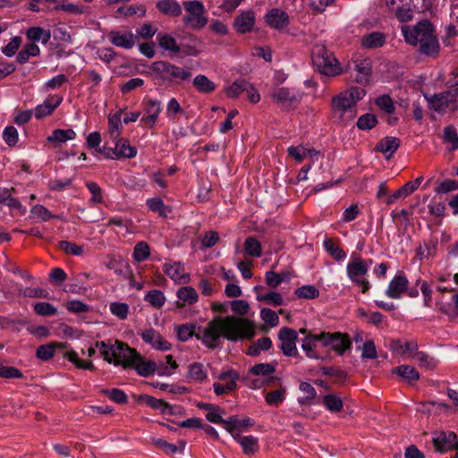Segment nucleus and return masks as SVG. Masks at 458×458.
<instances>
[{
  "mask_svg": "<svg viewBox=\"0 0 458 458\" xmlns=\"http://www.w3.org/2000/svg\"><path fill=\"white\" fill-rule=\"evenodd\" d=\"M112 141L114 144V150L112 151L116 159L136 157L137 149L130 144L127 139L119 137L117 140H112Z\"/></svg>",
  "mask_w": 458,
  "mask_h": 458,
  "instance_id": "24",
  "label": "nucleus"
},
{
  "mask_svg": "<svg viewBox=\"0 0 458 458\" xmlns=\"http://www.w3.org/2000/svg\"><path fill=\"white\" fill-rule=\"evenodd\" d=\"M287 153L290 157H292L296 162L301 163L306 157H308V148H306L302 145L299 146H290L287 148Z\"/></svg>",
  "mask_w": 458,
  "mask_h": 458,
  "instance_id": "64",
  "label": "nucleus"
},
{
  "mask_svg": "<svg viewBox=\"0 0 458 458\" xmlns=\"http://www.w3.org/2000/svg\"><path fill=\"white\" fill-rule=\"evenodd\" d=\"M409 281L403 271L395 274L394 278L390 281L386 295L391 299H400L403 293L408 290Z\"/></svg>",
  "mask_w": 458,
  "mask_h": 458,
  "instance_id": "17",
  "label": "nucleus"
},
{
  "mask_svg": "<svg viewBox=\"0 0 458 458\" xmlns=\"http://www.w3.org/2000/svg\"><path fill=\"white\" fill-rule=\"evenodd\" d=\"M399 147L400 140L398 138L386 137L377 144L376 149L382 152L389 159Z\"/></svg>",
  "mask_w": 458,
  "mask_h": 458,
  "instance_id": "29",
  "label": "nucleus"
},
{
  "mask_svg": "<svg viewBox=\"0 0 458 458\" xmlns=\"http://www.w3.org/2000/svg\"><path fill=\"white\" fill-rule=\"evenodd\" d=\"M149 210L157 213L160 216H167L170 209L165 205L160 198H151L147 200Z\"/></svg>",
  "mask_w": 458,
  "mask_h": 458,
  "instance_id": "48",
  "label": "nucleus"
},
{
  "mask_svg": "<svg viewBox=\"0 0 458 458\" xmlns=\"http://www.w3.org/2000/svg\"><path fill=\"white\" fill-rule=\"evenodd\" d=\"M411 0H386L388 11L401 22H407L412 19V10L410 7Z\"/></svg>",
  "mask_w": 458,
  "mask_h": 458,
  "instance_id": "15",
  "label": "nucleus"
},
{
  "mask_svg": "<svg viewBox=\"0 0 458 458\" xmlns=\"http://www.w3.org/2000/svg\"><path fill=\"white\" fill-rule=\"evenodd\" d=\"M321 336L322 346L329 347L339 355H343L351 348V340L346 334L321 332Z\"/></svg>",
  "mask_w": 458,
  "mask_h": 458,
  "instance_id": "10",
  "label": "nucleus"
},
{
  "mask_svg": "<svg viewBox=\"0 0 458 458\" xmlns=\"http://www.w3.org/2000/svg\"><path fill=\"white\" fill-rule=\"evenodd\" d=\"M149 255L150 249L145 242H140L135 245L132 256L137 262L146 260Z\"/></svg>",
  "mask_w": 458,
  "mask_h": 458,
  "instance_id": "56",
  "label": "nucleus"
},
{
  "mask_svg": "<svg viewBox=\"0 0 458 458\" xmlns=\"http://www.w3.org/2000/svg\"><path fill=\"white\" fill-rule=\"evenodd\" d=\"M261 319L269 327H275L279 324L277 313L271 309L264 308L260 310Z\"/></svg>",
  "mask_w": 458,
  "mask_h": 458,
  "instance_id": "63",
  "label": "nucleus"
},
{
  "mask_svg": "<svg viewBox=\"0 0 458 458\" xmlns=\"http://www.w3.org/2000/svg\"><path fill=\"white\" fill-rule=\"evenodd\" d=\"M361 349V359L363 360H374L377 358V352L375 343L372 339L366 340Z\"/></svg>",
  "mask_w": 458,
  "mask_h": 458,
  "instance_id": "60",
  "label": "nucleus"
},
{
  "mask_svg": "<svg viewBox=\"0 0 458 458\" xmlns=\"http://www.w3.org/2000/svg\"><path fill=\"white\" fill-rule=\"evenodd\" d=\"M36 314L43 317L55 316L57 314V309L49 302H36L33 305Z\"/></svg>",
  "mask_w": 458,
  "mask_h": 458,
  "instance_id": "54",
  "label": "nucleus"
},
{
  "mask_svg": "<svg viewBox=\"0 0 458 458\" xmlns=\"http://www.w3.org/2000/svg\"><path fill=\"white\" fill-rule=\"evenodd\" d=\"M366 95L360 87H352L332 98V111L334 115L341 122L347 123L357 115V103Z\"/></svg>",
  "mask_w": 458,
  "mask_h": 458,
  "instance_id": "3",
  "label": "nucleus"
},
{
  "mask_svg": "<svg viewBox=\"0 0 458 458\" xmlns=\"http://www.w3.org/2000/svg\"><path fill=\"white\" fill-rule=\"evenodd\" d=\"M157 8L165 15L178 17L182 9L176 0H160L156 4Z\"/></svg>",
  "mask_w": 458,
  "mask_h": 458,
  "instance_id": "31",
  "label": "nucleus"
},
{
  "mask_svg": "<svg viewBox=\"0 0 458 458\" xmlns=\"http://www.w3.org/2000/svg\"><path fill=\"white\" fill-rule=\"evenodd\" d=\"M176 297L178 298L177 307H183L184 305H193L199 301V294L192 286H182L176 291Z\"/></svg>",
  "mask_w": 458,
  "mask_h": 458,
  "instance_id": "27",
  "label": "nucleus"
},
{
  "mask_svg": "<svg viewBox=\"0 0 458 458\" xmlns=\"http://www.w3.org/2000/svg\"><path fill=\"white\" fill-rule=\"evenodd\" d=\"M165 274L177 284H187L191 275L185 272L184 265L180 261H170L164 265Z\"/></svg>",
  "mask_w": 458,
  "mask_h": 458,
  "instance_id": "13",
  "label": "nucleus"
},
{
  "mask_svg": "<svg viewBox=\"0 0 458 458\" xmlns=\"http://www.w3.org/2000/svg\"><path fill=\"white\" fill-rule=\"evenodd\" d=\"M312 62L318 70L328 76L337 75L341 72L338 61L323 45H316L312 50Z\"/></svg>",
  "mask_w": 458,
  "mask_h": 458,
  "instance_id": "8",
  "label": "nucleus"
},
{
  "mask_svg": "<svg viewBox=\"0 0 458 458\" xmlns=\"http://www.w3.org/2000/svg\"><path fill=\"white\" fill-rule=\"evenodd\" d=\"M26 37L33 43L41 42L43 45H47L51 38V32L41 27H30L26 32Z\"/></svg>",
  "mask_w": 458,
  "mask_h": 458,
  "instance_id": "32",
  "label": "nucleus"
},
{
  "mask_svg": "<svg viewBox=\"0 0 458 458\" xmlns=\"http://www.w3.org/2000/svg\"><path fill=\"white\" fill-rule=\"evenodd\" d=\"M64 357L67 359L70 362L73 363L76 368L82 369H89L93 370L95 369L94 364L91 361H85L79 358L78 353L73 351L70 350L67 351Z\"/></svg>",
  "mask_w": 458,
  "mask_h": 458,
  "instance_id": "45",
  "label": "nucleus"
},
{
  "mask_svg": "<svg viewBox=\"0 0 458 458\" xmlns=\"http://www.w3.org/2000/svg\"><path fill=\"white\" fill-rule=\"evenodd\" d=\"M31 215L39 220L42 221H48L51 218L56 217L50 210H48L46 207L43 205H35L30 209Z\"/></svg>",
  "mask_w": 458,
  "mask_h": 458,
  "instance_id": "61",
  "label": "nucleus"
},
{
  "mask_svg": "<svg viewBox=\"0 0 458 458\" xmlns=\"http://www.w3.org/2000/svg\"><path fill=\"white\" fill-rule=\"evenodd\" d=\"M57 346H59V344L56 343L40 345L36 351L37 358L41 360H48L55 355Z\"/></svg>",
  "mask_w": 458,
  "mask_h": 458,
  "instance_id": "51",
  "label": "nucleus"
},
{
  "mask_svg": "<svg viewBox=\"0 0 458 458\" xmlns=\"http://www.w3.org/2000/svg\"><path fill=\"white\" fill-rule=\"evenodd\" d=\"M402 34L408 44L419 45L421 54L429 56H436L438 54V40L428 21H420L413 27L403 26Z\"/></svg>",
  "mask_w": 458,
  "mask_h": 458,
  "instance_id": "2",
  "label": "nucleus"
},
{
  "mask_svg": "<svg viewBox=\"0 0 458 458\" xmlns=\"http://www.w3.org/2000/svg\"><path fill=\"white\" fill-rule=\"evenodd\" d=\"M377 120L375 114L367 113L359 117L357 121V127L360 130L367 131L376 126Z\"/></svg>",
  "mask_w": 458,
  "mask_h": 458,
  "instance_id": "59",
  "label": "nucleus"
},
{
  "mask_svg": "<svg viewBox=\"0 0 458 458\" xmlns=\"http://www.w3.org/2000/svg\"><path fill=\"white\" fill-rule=\"evenodd\" d=\"M391 349L400 354H405L410 359H412L413 353L418 349V344L414 341L402 342L400 340H396L392 342Z\"/></svg>",
  "mask_w": 458,
  "mask_h": 458,
  "instance_id": "33",
  "label": "nucleus"
},
{
  "mask_svg": "<svg viewBox=\"0 0 458 458\" xmlns=\"http://www.w3.org/2000/svg\"><path fill=\"white\" fill-rule=\"evenodd\" d=\"M321 332L319 334L309 333L301 343V349L310 359L319 360L321 357L315 351L317 344L321 343Z\"/></svg>",
  "mask_w": 458,
  "mask_h": 458,
  "instance_id": "25",
  "label": "nucleus"
},
{
  "mask_svg": "<svg viewBox=\"0 0 458 458\" xmlns=\"http://www.w3.org/2000/svg\"><path fill=\"white\" fill-rule=\"evenodd\" d=\"M181 55L197 56L202 52V40L197 35L186 32L180 37Z\"/></svg>",
  "mask_w": 458,
  "mask_h": 458,
  "instance_id": "12",
  "label": "nucleus"
},
{
  "mask_svg": "<svg viewBox=\"0 0 458 458\" xmlns=\"http://www.w3.org/2000/svg\"><path fill=\"white\" fill-rule=\"evenodd\" d=\"M372 259H363L359 255H352L346 266L348 278L356 285L361 287V292L366 293L370 288L366 276Z\"/></svg>",
  "mask_w": 458,
  "mask_h": 458,
  "instance_id": "5",
  "label": "nucleus"
},
{
  "mask_svg": "<svg viewBox=\"0 0 458 458\" xmlns=\"http://www.w3.org/2000/svg\"><path fill=\"white\" fill-rule=\"evenodd\" d=\"M198 327L195 324H183L176 327L177 337L182 342H186L192 336L197 338Z\"/></svg>",
  "mask_w": 458,
  "mask_h": 458,
  "instance_id": "43",
  "label": "nucleus"
},
{
  "mask_svg": "<svg viewBox=\"0 0 458 458\" xmlns=\"http://www.w3.org/2000/svg\"><path fill=\"white\" fill-rule=\"evenodd\" d=\"M185 15L182 19L184 25L194 30H199L208 22L207 10L204 4L198 0L183 1Z\"/></svg>",
  "mask_w": 458,
  "mask_h": 458,
  "instance_id": "7",
  "label": "nucleus"
},
{
  "mask_svg": "<svg viewBox=\"0 0 458 458\" xmlns=\"http://www.w3.org/2000/svg\"><path fill=\"white\" fill-rule=\"evenodd\" d=\"M248 81L246 80H237L233 82L229 87L225 89V94L228 98H236L243 92H245L248 85Z\"/></svg>",
  "mask_w": 458,
  "mask_h": 458,
  "instance_id": "47",
  "label": "nucleus"
},
{
  "mask_svg": "<svg viewBox=\"0 0 458 458\" xmlns=\"http://www.w3.org/2000/svg\"><path fill=\"white\" fill-rule=\"evenodd\" d=\"M324 247L326 250L338 261L346 258L344 250L335 245L331 239H326L324 241Z\"/></svg>",
  "mask_w": 458,
  "mask_h": 458,
  "instance_id": "55",
  "label": "nucleus"
},
{
  "mask_svg": "<svg viewBox=\"0 0 458 458\" xmlns=\"http://www.w3.org/2000/svg\"><path fill=\"white\" fill-rule=\"evenodd\" d=\"M109 310L112 315L119 319L124 320L129 315V305L125 302L114 301L109 305Z\"/></svg>",
  "mask_w": 458,
  "mask_h": 458,
  "instance_id": "49",
  "label": "nucleus"
},
{
  "mask_svg": "<svg viewBox=\"0 0 458 458\" xmlns=\"http://www.w3.org/2000/svg\"><path fill=\"white\" fill-rule=\"evenodd\" d=\"M272 101L284 110L297 108L302 98V93L295 89L276 88L270 94Z\"/></svg>",
  "mask_w": 458,
  "mask_h": 458,
  "instance_id": "9",
  "label": "nucleus"
},
{
  "mask_svg": "<svg viewBox=\"0 0 458 458\" xmlns=\"http://www.w3.org/2000/svg\"><path fill=\"white\" fill-rule=\"evenodd\" d=\"M96 348L99 350L101 356L106 361L114 365L128 367L137 358V352L120 341H115L114 343L111 341L97 342Z\"/></svg>",
  "mask_w": 458,
  "mask_h": 458,
  "instance_id": "4",
  "label": "nucleus"
},
{
  "mask_svg": "<svg viewBox=\"0 0 458 458\" xmlns=\"http://www.w3.org/2000/svg\"><path fill=\"white\" fill-rule=\"evenodd\" d=\"M235 440L241 445L246 454H253L259 450V440L253 436L237 435Z\"/></svg>",
  "mask_w": 458,
  "mask_h": 458,
  "instance_id": "37",
  "label": "nucleus"
},
{
  "mask_svg": "<svg viewBox=\"0 0 458 458\" xmlns=\"http://www.w3.org/2000/svg\"><path fill=\"white\" fill-rule=\"evenodd\" d=\"M297 332L289 327H283L278 333V338L281 341L280 348L286 356L293 357L298 355L296 347Z\"/></svg>",
  "mask_w": 458,
  "mask_h": 458,
  "instance_id": "11",
  "label": "nucleus"
},
{
  "mask_svg": "<svg viewBox=\"0 0 458 458\" xmlns=\"http://www.w3.org/2000/svg\"><path fill=\"white\" fill-rule=\"evenodd\" d=\"M134 366L138 374L142 377H148L156 371V363L154 361H143L140 360V355L137 353L135 361L129 364V366Z\"/></svg>",
  "mask_w": 458,
  "mask_h": 458,
  "instance_id": "40",
  "label": "nucleus"
},
{
  "mask_svg": "<svg viewBox=\"0 0 458 458\" xmlns=\"http://www.w3.org/2000/svg\"><path fill=\"white\" fill-rule=\"evenodd\" d=\"M152 443L162 449L166 454H174L176 453H182L185 448V442L180 441L179 446L171 443L166 442L165 439L161 437H152Z\"/></svg>",
  "mask_w": 458,
  "mask_h": 458,
  "instance_id": "35",
  "label": "nucleus"
},
{
  "mask_svg": "<svg viewBox=\"0 0 458 458\" xmlns=\"http://www.w3.org/2000/svg\"><path fill=\"white\" fill-rule=\"evenodd\" d=\"M443 140L445 143L451 145V149L455 150L458 148V135L456 130L453 126H447L444 130Z\"/></svg>",
  "mask_w": 458,
  "mask_h": 458,
  "instance_id": "62",
  "label": "nucleus"
},
{
  "mask_svg": "<svg viewBox=\"0 0 458 458\" xmlns=\"http://www.w3.org/2000/svg\"><path fill=\"white\" fill-rule=\"evenodd\" d=\"M259 301H263L268 305L279 306L284 303V298L281 293L276 292H269L265 294L257 296Z\"/></svg>",
  "mask_w": 458,
  "mask_h": 458,
  "instance_id": "53",
  "label": "nucleus"
},
{
  "mask_svg": "<svg viewBox=\"0 0 458 458\" xmlns=\"http://www.w3.org/2000/svg\"><path fill=\"white\" fill-rule=\"evenodd\" d=\"M322 403L328 411L333 412L340 411L344 406L342 400L335 394L325 395Z\"/></svg>",
  "mask_w": 458,
  "mask_h": 458,
  "instance_id": "57",
  "label": "nucleus"
},
{
  "mask_svg": "<svg viewBox=\"0 0 458 458\" xmlns=\"http://www.w3.org/2000/svg\"><path fill=\"white\" fill-rule=\"evenodd\" d=\"M110 42L118 47L131 49L136 44V36L130 30H111L108 33Z\"/></svg>",
  "mask_w": 458,
  "mask_h": 458,
  "instance_id": "18",
  "label": "nucleus"
},
{
  "mask_svg": "<svg viewBox=\"0 0 458 458\" xmlns=\"http://www.w3.org/2000/svg\"><path fill=\"white\" fill-rule=\"evenodd\" d=\"M386 42V37L381 32H371L362 37L361 45L366 48H377Z\"/></svg>",
  "mask_w": 458,
  "mask_h": 458,
  "instance_id": "38",
  "label": "nucleus"
},
{
  "mask_svg": "<svg viewBox=\"0 0 458 458\" xmlns=\"http://www.w3.org/2000/svg\"><path fill=\"white\" fill-rule=\"evenodd\" d=\"M454 95L448 91L427 97L428 107L436 112L444 113L454 108Z\"/></svg>",
  "mask_w": 458,
  "mask_h": 458,
  "instance_id": "14",
  "label": "nucleus"
},
{
  "mask_svg": "<svg viewBox=\"0 0 458 458\" xmlns=\"http://www.w3.org/2000/svg\"><path fill=\"white\" fill-rule=\"evenodd\" d=\"M256 21L252 10L242 11L233 21V29L241 34L250 32Z\"/></svg>",
  "mask_w": 458,
  "mask_h": 458,
  "instance_id": "22",
  "label": "nucleus"
},
{
  "mask_svg": "<svg viewBox=\"0 0 458 458\" xmlns=\"http://www.w3.org/2000/svg\"><path fill=\"white\" fill-rule=\"evenodd\" d=\"M63 102V97L54 95L48 97L44 103L38 105L33 110L34 116L38 119L44 118L51 114L55 109Z\"/></svg>",
  "mask_w": 458,
  "mask_h": 458,
  "instance_id": "23",
  "label": "nucleus"
},
{
  "mask_svg": "<svg viewBox=\"0 0 458 458\" xmlns=\"http://www.w3.org/2000/svg\"><path fill=\"white\" fill-rule=\"evenodd\" d=\"M55 9L70 14H81L87 10V8L81 4L64 1L62 4H57Z\"/></svg>",
  "mask_w": 458,
  "mask_h": 458,
  "instance_id": "58",
  "label": "nucleus"
},
{
  "mask_svg": "<svg viewBox=\"0 0 458 458\" xmlns=\"http://www.w3.org/2000/svg\"><path fill=\"white\" fill-rule=\"evenodd\" d=\"M152 72L157 78L173 83L189 81L191 76L189 69H184L165 61L153 63Z\"/></svg>",
  "mask_w": 458,
  "mask_h": 458,
  "instance_id": "6",
  "label": "nucleus"
},
{
  "mask_svg": "<svg viewBox=\"0 0 458 458\" xmlns=\"http://www.w3.org/2000/svg\"><path fill=\"white\" fill-rule=\"evenodd\" d=\"M255 335L253 323L248 318H239L233 316H217L206 327H198L197 339L209 348L214 349L219 344L221 337L230 341L251 338Z\"/></svg>",
  "mask_w": 458,
  "mask_h": 458,
  "instance_id": "1",
  "label": "nucleus"
},
{
  "mask_svg": "<svg viewBox=\"0 0 458 458\" xmlns=\"http://www.w3.org/2000/svg\"><path fill=\"white\" fill-rule=\"evenodd\" d=\"M192 84L197 91L203 94L211 93L216 88V85L204 74L195 76Z\"/></svg>",
  "mask_w": 458,
  "mask_h": 458,
  "instance_id": "34",
  "label": "nucleus"
},
{
  "mask_svg": "<svg viewBox=\"0 0 458 458\" xmlns=\"http://www.w3.org/2000/svg\"><path fill=\"white\" fill-rule=\"evenodd\" d=\"M393 372L409 382L416 381L420 378L419 372L413 367L409 365H401L395 368Z\"/></svg>",
  "mask_w": 458,
  "mask_h": 458,
  "instance_id": "46",
  "label": "nucleus"
},
{
  "mask_svg": "<svg viewBox=\"0 0 458 458\" xmlns=\"http://www.w3.org/2000/svg\"><path fill=\"white\" fill-rule=\"evenodd\" d=\"M244 253L253 258H259L262 254V246L260 242L253 237L249 236L245 239L244 243Z\"/></svg>",
  "mask_w": 458,
  "mask_h": 458,
  "instance_id": "41",
  "label": "nucleus"
},
{
  "mask_svg": "<svg viewBox=\"0 0 458 458\" xmlns=\"http://www.w3.org/2000/svg\"><path fill=\"white\" fill-rule=\"evenodd\" d=\"M139 401L154 410L159 411L163 414L173 413L172 407L161 399H157L148 394H141L139 397Z\"/></svg>",
  "mask_w": 458,
  "mask_h": 458,
  "instance_id": "28",
  "label": "nucleus"
},
{
  "mask_svg": "<svg viewBox=\"0 0 458 458\" xmlns=\"http://www.w3.org/2000/svg\"><path fill=\"white\" fill-rule=\"evenodd\" d=\"M162 111L161 102L157 99H148L144 103L143 113L140 122L149 127L152 128L157 122L159 114Z\"/></svg>",
  "mask_w": 458,
  "mask_h": 458,
  "instance_id": "16",
  "label": "nucleus"
},
{
  "mask_svg": "<svg viewBox=\"0 0 458 458\" xmlns=\"http://www.w3.org/2000/svg\"><path fill=\"white\" fill-rule=\"evenodd\" d=\"M457 435L454 432H438L433 437V444L437 452L444 453L457 447Z\"/></svg>",
  "mask_w": 458,
  "mask_h": 458,
  "instance_id": "19",
  "label": "nucleus"
},
{
  "mask_svg": "<svg viewBox=\"0 0 458 458\" xmlns=\"http://www.w3.org/2000/svg\"><path fill=\"white\" fill-rule=\"evenodd\" d=\"M144 300L155 308H161L165 302L164 293L159 290H151L144 297Z\"/></svg>",
  "mask_w": 458,
  "mask_h": 458,
  "instance_id": "50",
  "label": "nucleus"
},
{
  "mask_svg": "<svg viewBox=\"0 0 458 458\" xmlns=\"http://www.w3.org/2000/svg\"><path fill=\"white\" fill-rule=\"evenodd\" d=\"M265 21L270 28L276 30L285 29L290 23L288 13L279 8L270 10L266 14Z\"/></svg>",
  "mask_w": 458,
  "mask_h": 458,
  "instance_id": "20",
  "label": "nucleus"
},
{
  "mask_svg": "<svg viewBox=\"0 0 458 458\" xmlns=\"http://www.w3.org/2000/svg\"><path fill=\"white\" fill-rule=\"evenodd\" d=\"M355 70L357 72L356 81L359 83H368L371 73L370 62L366 59L356 61Z\"/></svg>",
  "mask_w": 458,
  "mask_h": 458,
  "instance_id": "36",
  "label": "nucleus"
},
{
  "mask_svg": "<svg viewBox=\"0 0 458 458\" xmlns=\"http://www.w3.org/2000/svg\"><path fill=\"white\" fill-rule=\"evenodd\" d=\"M157 41L160 48L173 55H181L182 49L180 42L168 33H158Z\"/></svg>",
  "mask_w": 458,
  "mask_h": 458,
  "instance_id": "26",
  "label": "nucleus"
},
{
  "mask_svg": "<svg viewBox=\"0 0 458 458\" xmlns=\"http://www.w3.org/2000/svg\"><path fill=\"white\" fill-rule=\"evenodd\" d=\"M76 132L72 129H55L52 131L51 135L47 137V141L59 147L68 140L75 139Z\"/></svg>",
  "mask_w": 458,
  "mask_h": 458,
  "instance_id": "30",
  "label": "nucleus"
},
{
  "mask_svg": "<svg viewBox=\"0 0 458 458\" xmlns=\"http://www.w3.org/2000/svg\"><path fill=\"white\" fill-rule=\"evenodd\" d=\"M412 360L417 361L420 367L427 369H432L438 364V361L434 357L429 356L424 352H420L418 349L413 353Z\"/></svg>",
  "mask_w": 458,
  "mask_h": 458,
  "instance_id": "42",
  "label": "nucleus"
},
{
  "mask_svg": "<svg viewBox=\"0 0 458 458\" xmlns=\"http://www.w3.org/2000/svg\"><path fill=\"white\" fill-rule=\"evenodd\" d=\"M123 126L121 121V113H115L108 117V134L112 140H117L122 133Z\"/></svg>",
  "mask_w": 458,
  "mask_h": 458,
  "instance_id": "39",
  "label": "nucleus"
},
{
  "mask_svg": "<svg viewBox=\"0 0 458 458\" xmlns=\"http://www.w3.org/2000/svg\"><path fill=\"white\" fill-rule=\"evenodd\" d=\"M188 377L192 381L202 382L207 378L208 374L202 363L194 362L189 367Z\"/></svg>",
  "mask_w": 458,
  "mask_h": 458,
  "instance_id": "44",
  "label": "nucleus"
},
{
  "mask_svg": "<svg viewBox=\"0 0 458 458\" xmlns=\"http://www.w3.org/2000/svg\"><path fill=\"white\" fill-rule=\"evenodd\" d=\"M412 192H414L412 189V185L409 183H405L403 186H402L400 189L395 191L393 194L389 195L387 199H386V203L387 205H391L394 203L397 199L401 198H405L409 195H411Z\"/></svg>",
  "mask_w": 458,
  "mask_h": 458,
  "instance_id": "52",
  "label": "nucleus"
},
{
  "mask_svg": "<svg viewBox=\"0 0 458 458\" xmlns=\"http://www.w3.org/2000/svg\"><path fill=\"white\" fill-rule=\"evenodd\" d=\"M140 335L142 340L156 350L169 351L172 348V344L153 328L146 329Z\"/></svg>",
  "mask_w": 458,
  "mask_h": 458,
  "instance_id": "21",
  "label": "nucleus"
}]
</instances>
